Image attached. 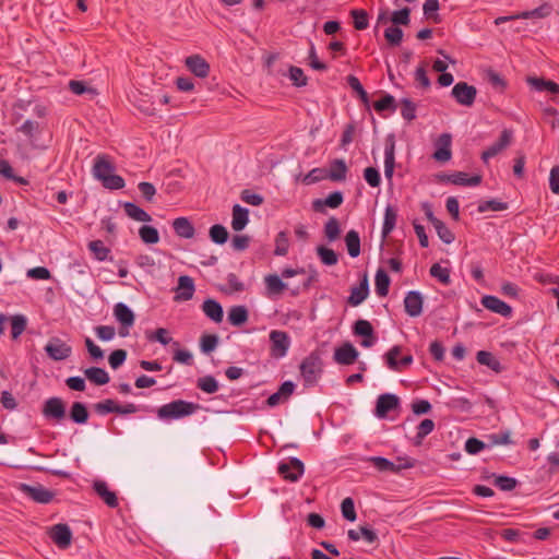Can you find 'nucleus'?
Instances as JSON below:
<instances>
[{
  "instance_id": "obj_1",
  "label": "nucleus",
  "mask_w": 559,
  "mask_h": 559,
  "mask_svg": "<svg viewBox=\"0 0 559 559\" xmlns=\"http://www.w3.org/2000/svg\"><path fill=\"white\" fill-rule=\"evenodd\" d=\"M299 370L306 388L316 385L323 373L321 352L316 349L306 356L300 362Z\"/></svg>"
},
{
  "instance_id": "obj_2",
  "label": "nucleus",
  "mask_w": 559,
  "mask_h": 559,
  "mask_svg": "<svg viewBox=\"0 0 559 559\" xmlns=\"http://www.w3.org/2000/svg\"><path fill=\"white\" fill-rule=\"evenodd\" d=\"M200 405L185 400H175L157 408V417L164 420L180 419L194 414Z\"/></svg>"
},
{
  "instance_id": "obj_3",
  "label": "nucleus",
  "mask_w": 559,
  "mask_h": 559,
  "mask_svg": "<svg viewBox=\"0 0 559 559\" xmlns=\"http://www.w3.org/2000/svg\"><path fill=\"white\" fill-rule=\"evenodd\" d=\"M399 464L390 461L383 456H371L369 457V462L379 471V472H391L394 474L400 473L402 469L412 468L416 464L415 459L409 457H397Z\"/></svg>"
},
{
  "instance_id": "obj_4",
  "label": "nucleus",
  "mask_w": 559,
  "mask_h": 559,
  "mask_svg": "<svg viewBox=\"0 0 559 559\" xmlns=\"http://www.w3.org/2000/svg\"><path fill=\"white\" fill-rule=\"evenodd\" d=\"M436 178L439 182L443 183H452L454 186L462 187H475L481 182L480 175L468 176L464 171H454L452 174L439 173L436 175Z\"/></svg>"
},
{
  "instance_id": "obj_5",
  "label": "nucleus",
  "mask_w": 559,
  "mask_h": 559,
  "mask_svg": "<svg viewBox=\"0 0 559 559\" xmlns=\"http://www.w3.org/2000/svg\"><path fill=\"white\" fill-rule=\"evenodd\" d=\"M41 414L48 420L60 423L67 415L64 401L58 396L47 399L43 404Z\"/></svg>"
},
{
  "instance_id": "obj_6",
  "label": "nucleus",
  "mask_w": 559,
  "mask_h": 559,
  "mask_svg": "<svg viewBox=\"0 0 559 559\" xmlns=\"http://www.w3.org/2000/svg\"><path fill=\"white\" fill-rule=\"evenodd\" d=\"M277 473L285 480L296 483L305 473V464L298 457H290L288 462H281L278 464Z\"/></svg>"
},
{
  "instance_id": "obj_7",
  "label": "nucleus",
  "mask_w": 559,
  "mask_h": 559,
  "mask_svg": "<svg viewBox=\"0 0 559 559\" xmlns=\"http://www.w3.org/2000/svg\"><path fill=\"white\" fill-rule=\"evenodd\" d=\"M114 316L120 323L119 335L126 337L129 335V329L134 324L135 316L132 309L123 304L118 302L114 307Z\"/></svg>"
},
{
  "instance_id": "obj_8",
  "label": "nucleus",
  "mask_w": 559,
  "mask_h": 559,
  "mask_svg": "<svg viewBox=\"0 0 559 559\" xmlns=\"http://www.w3.org/2000/svg\"><path fill=\"white\" fill-rule=\"evenodd\" d=\"M270 355L273 358H282L286 356L289 346H290V338L288 334L284 331L280 330H273L270 332Z\"/></svg>"
},
{
  "instance_id": "obj_9",
  "label": "nucleus",
  "mask_w": 559,
  "mask_h": 559,
  "mask_svg": "<svg viewBox=\"0 0 559 559\" xmlns=\"http://www.w3.org/2000/svg\"><path fill=\"white\" fill-rule=\"evenodd\" d=\"M353 334L355 336L361 337L360 345L362 347L369 348L373 346L378 340L374 329L372 324L365 319H358L354 322L353 326Z\"/></svg>"
},
{
  "instance_id": "obj_10",
  "label": "nucleus",
  "mask_w": 559,
  "mask_h": 559,
  "mask_svg": "<svg viewBox=\"0 0 559 559\" xmlns=\"http://www.w3.org/2000/svg\"><path fill=\"white\" fill-rule=\"evenodd\" d=\"M451 96L457 104L471 107L475 103L477 90L474 85H469L466 82H457L451 91Z\"/></svg>"
},
{
  "instance_id": "obj_11",
  "label": "nucleus",
  "mask_w": 559,
  "mask_h": 559,
  "mask_svg": "<svg viewBox=\"0 0 559 559\" xmlns=\"http://www.w3.org/2000/svg\"><path fill=\"white\" fill-rule=\"evenodd\" d=\"M401 406L400 397L392 393H383L378 396L374 407V415L384 419L390 412L399 409Z\"/></svg>"
},
{
  "instance_id": "obj_12",
  "label": "nucleus",
  "mask_w": 559,
  "mask_h": 559,
  "mask_svg": "<svg viewBox=\"0 0 559 559\" xmlns=\"http://www.w3.org/2000/svg\"><path fill=\"white\" fill-rule=\"evenodd\" d=\"M20 490L33 501L41 504L51 502L55 497V492L45 488L43 485L32 486L28 484H21Z\"/></svg>"
},
{
  "instance_id": "obj_13",
  "label": "nucleus",
  "mask_w": 559,
  "mask_h": 559,
  "mask_svg": "<svg viewBox=\"0 0 559 559\" xmlns=\"http://www.w3.org/2000/svg\"><path fill=\"white\" fill-rule=\"evenodd\" d=\"M45 352L49 358L59 361L70 357L72 347L59 337H51L45 346Z\"/></svg>"
},
{
  "instance_id": "obj_14",
  "label": "nucleus",
  "mask_w": 559,
  "mask_h": 559,
  "mask_svg": "<svg viewBox=\"0 0 559 559\" xmlns=\"http://www.w3.org/2000/svg\"><path fill=\"white\" fill-rule=\"evenodd\" d=\"M395 168V135L390 133L384 142V176L389 182H392Z\"/></svg>"
},
{
  "instance_id": "obj_15",
  "label": "nucleus",
  "mask_w": 559,
  "mask_h": 559,
  "mask_svg": "<svg viewBox=\"0 0 559 559\" xmlns=\"http://www.w3.org/2000/svg\"><path fill=\"white\" fill-rule=\"evenodd\" d=\"M512 140V131L509 129L502 130L499 139L492 143L487 150L481 153V160L488 163V160L497 156L500 152L507 148Z\"/></svg>"
},
{
  "instance_id": "obj_16",
  "label": "nucleus",
  "mask_w": 559,
  "mask_h": 559,
  "mask_svg": "<svg viewBox=\"0 0 559 559\" xmlns=\"http://www.w3.org/2000/svg\"><path fill=\"white\" fill-rule=\"evenodd\" d=\"M50 538L60 549H67L72 543V531L68 524L59 523L50 528Z\"/></svg>"
},
{
  "instance_id": "obj_17",
  "label": "nucleus",
  "mask_w": 559,
  "mask_h": 559,
  "mask_svg": "<svg viewBox=\"0 0 559 559\" xmlns=\"http://www.w3.org/2000/svg\"><path fill=\"white\" fill-rule=\"evenodd\" d=\"M480 302L487 310L498 313L504 318H511L513 314L512 307L497 296L485 295Z\"/></svg>"
},
{
  "instance_id": "obj_18",
  "label": "nucleus",
  "mask_w": 559,
  "mask_h": 559,
  "mask_svg": "<svg viewBox=\"0 0 559 559\" xmlns=\"http://www.w3.org/2000/svg\"><path fill=\"white\" fill-rule=\"evenodd\" d=\"M344 202L342 191H333L324 199H314L311 203L312 210L317 213L325 214V207L337 209Z\"/></svg>"
},
{
  "instance_id": "obj_19",
  "label": "nucleus",
  "mask_w": 559,
  "mask_h": 559,
  "mask_svg": "<svg viewBox=\"0 0 559 559\" xmlns=\"http://www.w3.org/2000/svg\"><path fill=\"white\" fill-rule=\"evenodd\" d=\"M358 356L356 347L352 343L345 342L335 348L333 359L340 365L349 366L357 360Z\"/></svg>"
},
{
  "instance_id": "obj_20",
  "label": "nucleus",
  "mask_w": 559,
  "mask_h": 559,
  "mask_svg": "<svg viewBox=\"0 0 559 559\" xmlns=\"http://www.w3.org/2000/svg\"><path fill=\"white\" fill-rule=\"evenodd\" d=\"M116 169L115 164L110 160L109 156L106 154H98L95 157L93 165V176L95 179L102 181L104 177L110 175Z\"/></svg>"
},
{
  "instance_id": "obj_21",
  "label": "nucleus",
  "mask_w": 559,
  "mask_h": 559,
  "mask_svg": "<svg viewBox=\"0 0 559 559\" xmlns=\"http://www.w3.org/2000/svg\"><path fill=\"white\" fill-rule=\"evenodd\" d=\"M424 298L418 290H411L404 298V309L409 317H419L423 312Z\"/></svg>"
},
{
  "instance_id": "obj_22",
  "label": "nucleus",
  "mask_w": 559,
  "mask_h": 559,
  "mask_svg": "<svg viewBox=\"0 0 559 559\" xmlns=\"http://www.w3.org/2000/svg\"><path fill=\"white\" fill-rule=\"evenodd\" d=\"M185 64L188 70L198 78H206L210 73L209 62L200 55H191L187 57Z\"/></svg>"
},
{
  "instance_id": "obj_23",
  "label": "nucleus",
  "mask_w": 559,
  "mask_h": 559,
  "mask_svg": "<svg viewBox=\"0 0 559 559\" xmlns=\"http://www.w3.org/2000/svg\"><path fill=\"white\" fill-rule=\"evenodd\" d=\"M194 292L195 285L193 278L189 275H180L176 288L175 300L188 301L193 297Z\"/></svg>"
},
{
  "instance_id": "obj_24",
  "label": "nucleus",
  "mask_w": 559,
  "mask_h": 559,
  "mask_svg": "<svg viewBox=\"0 0 559 559\" xmlns=\"http://www.w3.org/2000/svg\"><path fill=\"white\" fill-rule=\"evenodd\" d=\"M451 143L452 138L449 133L441 134L436 143L437 148L432 157L440 163L449 162L452 156Z\"/></svg>"
},
{
  "instance_id": "obj_25",
  "label": "nucleus",
  "mask_w": 559,
  "mask_h": 559,
  "mask_svg": "<svg viewBox=\"0 0 559 559\" xmlns=\"http://www.w3.org/2000/svg\"><path fill=\"white\" fill-rule=\"evenodd\" d=\"M368 295H369V282H368L367 274H365L362 280L360 281L359 286H355L352 288L350 295L347 298V304L353 307H357L360 304H362L365 301V299H367Z\"/></svg>"
},
{
  "instance_id": "obj_26",
  "label": "nucleus",
  "mask_w": 559,
  "mask_h": 559,
  "mask_svg": "<svg viewBox=\"0 0 559 559\" xmlns=\"http://www.w3.org/2000/svg\"><path fill=\"white\" fill-rule=\"evenodd\" d=\"M93 488L109 508L118 507L119 502L116 492L109 490L107 484L104 480H95Z\"/></svg>"
},
{
  "instance_id": "obj_27",
  "label": "nucleus",
  "mask_w": 559,
  "mask_h": 559,
  "mask_svg": "<svg viewBox=\"0 0 559 559\" xmlns=\"http://www.w3.org/2000/svg\"><path fill=\"white\" fill-rule=\"evenodd\" d=\"M204 314L215 323H221L224 318V310L222 305L212 298H207L202 304Z\"/></svg>"
},
{
  "instance_id": "obj_28",
  "label": "nucleus",
  "mask_w": 559,
  "mask_h": 559,
  "mask_svg": "<svg viewBox=\"0 0 559 559\" xmlns=\"http://www.w3.org/2000/svg\"><path fill=\"white\" fill-rule=\"evenodd\" d=\"M348 168L344 159L336 158L330 163L326 170L328 179L334 182L344 181L346 179Z\"/></svg>"
},
{
  "instance_id": "obj_29",
  "label": "nucleus",
  "mask_w": 559,
  "mask_h": 559,
  "mask_svg": "<svg viewBox=\"0 0 559 559\" xmlns=\"http://www.w3.org/2000/svg\"><path fill=\"white\" fill-rule=\"evenodd\" d=\"M527 83L537 92H548L552 95H559V85L544 78L528 76Z\"/></svg>"
},
{
  "instance_id": "obj_30",
  "label": "nucleus",
  "mask_w": 559,
  "mask_h": 559,
  "mask_svg": "<svg viewBox=\"0 0 559 559\" xmlns=\"http://www.w3.org/2000/svg\"><path fill=\"white\" fill-rule=\"evenodd\" d=\"M173 228L178 237L190 239L195 234L193 224L187 217H177L173 222Z\"/></svg>"
},
{
  "instance_id": "obj_31",
  "label": "nucleus",
  "mask_w": 559,
  "mask_h": 559,
  "mask_svg": "<svg viewBox=\"0 0 559 559\" xmlns=\"http://www.w3.org/2000/svg\"><path fill=\"white\" fill-rule=\"evenodd\" d=\"M85 378L93 384L97 386L105 385L109 383L110 377L108 372L100 367H90L86 368L84 371Z\"/></svg>"
},
{
  "instance_id": "obj_32",
  "label": "nucleus",
  "mask_w": 559,
  "mask_h": 559,
  "mask_svg": "<svg viewBox=\"0 0 559 559\" xmlns=\"http://www.w3.org/2000/svg\"><path fill=\"white\" fill-rule=\"evenodd\" d=\"M249 222V210L241 206L240 204H235L233 206V219H231V228L235 231H241Z\"/></svg>"
},
{
  "instance_id": "obj_33",
  "label": "nucleus",
  "mask_w": 559,
  "mask_h": 559,
  "mask_svg": "<svg viewBox=\"0 0 559 559\" xmlns=\"http://www.w3.org/2000/svg\"><path fill=\"white\" fill-rule=\"evenodd\" d=\"M476 360L478 364L487 366L490 370L496 373H500L504 370L500 360L491 353L487 350H479L476 354Z\"/></svg>"
},
{
  "instance_id": "obj_34",
  "label": "nucleus",
  "mask_w": 559,
  "mask_h": 559,
  "mask_svg": "<svg viewBox=\"0 0 559 559\" xmlns=\"http://www.w3.org/2000/svg\"><path fill=\"white\" fill-rule=\"evenodd\" d=\"M69 418L76 425H85L90 418L87 406L83 402H73L69 411Z\"/></svg>"
},
{
  "instance_id": "obj_35",
  "label": "nucleus",
  "mask_w": 559,
  "mask_h": 559,
  "mask_svg": "<svg viewBox=\"0 0 559 559\" xmlns=\"http://www.w3.org/2000/svg\"><path fill=\"white\" fill-rule=\"evenodd\" d=\"M249 319V311L246 306H233L228 310L227 320L234 326L243 325Z\"/></svg>"
},
{
  "instance_id": "obj_36",
  "label": "nucleus",
  "mask_w": 559,
  "mask_h": 559,
  "mask_svg": "<svg viewBox=\"0 0 559 559\" xmlns=\"http://www.w3.org/2000/svg\"><path fill=\"white\" fill-rule=\"evenodd\" d=\"M554 11V7L549 2H544L539 7L530 10V11H523L519 14H516V17H521L524 20L528 19H545L548 17Z\"/></svg>"
},
{
  "instance_id": "obj_37",
  "label": "nucleus",
  "mask_w": 559,
  "mask_h": 559,
  "mask_svg": "<svg viewBox=\"0 0 559 559\" xmlns=\"http://www.w3.org/2000/svg\"><path fill=\"white\" fill-rule=\"evenodd\" d=\"M124 213L136 222L147 223L152 221V217L148 213H146L143 209L138 206L133 202H124L122 204Z\"/></svg>"
},
{
  "instance_id": "obj_38",
  "label": "nucleus",
  "mask_w": 559,
  "mask_h": 559,
  "mask_svg": "<svg viewBox=\"0 0 559 559\" xmlns=\"http://www.w3.org/2000/svg\"><path fill=\"white\" fill-rule=\"evenodd\" d=\"M391 280L383 269H378L374 276L376 293L379 297H386L390 289Z\"/></svg>"
},
{
  "instance_id": "obj_39",
  "label": "nucleus",
  "mask_w": 559,
  "mask_h": 559,
  "mask_svg": "<svg viewBox=\"0 0 559 559\" xmlns=\"http://www.w3.org/2000/svg\"><path fill=\"white\" fill-rule=\"evenodd\" d=\"M397 219L396 210L392 205H388L384 210V219L382 225V238L385 239L395 228Z\"/></svg>"
},
{
  "instance_id": "obj_40",
  "label": "nucleus",
  "mask_w": 559,
  "mask_h": 559,
  "mask_svg": "<svg viewBox=\"0 0 559 559\" xmlns=\"http://www.w3.org/2000/svg\"><path fill=\"white\" fill-rule=\"evenodd\" d=\"M345 243L349 257L357 258L360 254V237L358 231L350 229L345 235Z\"/></svg>"
},
{
  "instance_id": "obj_41",
  "label": "nucleus",
  "mask_w": 559,
  "mask_h": 559,
  "mask_svg": "<svg viewBox=\"0 0 559 559\" xmlns=\"http://www.w3.org/2000/svg\"><path fill=\"white\" fill-rule=\"evenodd\" d=\"M435 426L436 425L432 419H423L417 426V432L415 438L413 439V444L417 447L423 443V440L433 431Z\"/></svg>"
},
{
  "instance_id": "obj_42",
  "label": "nucleus",
  "mask_w": 559,
  "mask_h": 559,
  "mask_svg": "<svg viewBox=\"0 0 559 559\" xmlns=\"http://www.w3.org/2000/svg\"><path fill=\"white\" fill-rule=\"evenodd\" d=\"M346 81H347V84L352 87V90L354 92H356V94H357L358 98L361 100V103L366 107H369L370 106L369 95L366 92V90L364 88V86L361 85V83L358 80V78L353 75V74H349L346 78Z\"/></svg>"
},
{
  "instance_id": "obj_43",
  "label": "nucleus",
  "mask_w": 559,
  "mask_h": 559,
  "mask_svg": "<svg viewBox=\"0 0 559 559\" xmlns=\"http://www.w3.org/2000/svg\"><path fill=\"white\" fill-rule=\"evenodd\" d=\"M439 8H440L439 0H426L423 5V10H424V14H425L426 19L430 20L437 24L441 23L442 17L438 13Z\"/></svg>"
},
{
  "instance_id": "obj_44",
  "label": "nucleus",
  "mask_w": 559,
  "mask_h": 559,
  "mask_svg": "<svg viewBox=\"0 0 559 559\" xmlns=\"http://www.w3.org/2000/svg\"><path fill=\"white\" fill-rule=\"evenodd\" d=\"M210 239L216 245H224L227 242L229 233L227 228L221 224H214L209 230Z\"/></svg>"
},
{
  "instance_id": "obj_45",
  "label": "nucleus",
  "mask_w": 559,
  "mask_h": 559,
  "mask_svg": "<svg viewBox=\"0 0 559 559\" xmlns=\"http://www.w3.org/2000/svg\"><path fill=\"white\" fill-rule=\"evenodd\" d=\"M197 388L204 393L214 394L218 391L219 385L217 380L213 376L209 374L197 380Z\"/></svg>"
},
{
  "instance_id": "obj_46",
  "label": "nucleus",
  "mask_w": 559,
  "mask_h": 559,
  "mask_svg": "<svg viewBox=\"0 0 559 559\" xmlns=\"http://www.w3.org/2000/svg\"><path fill=\"white\" fill-rule=\"evenodd\" d=\"M266 289L270 295H278L286 288V283L276 274H270L265 277Z\"/></svg>"
},
{
  "instance_id": "obj_47",
  "label": "nucleus",
  "mask_w": 559,
  "mask_h": 559,
  "mask_svg": "<svg viewBox=\"0 0 559 559\" xmlns=\"http://www.w3.org/2000/svg\"><path fill=\"white\" fill-rule=\"evenodd\" d=\"M88 249L97 261H105L108 259L110 249L105 246L102 240H93L88 242Z\"/></svg>"
},
{
  "instance_id": "obj_48",
  "label": "nucleus",
  "mask_w": 559,
  "mask_h": 559,
  "mask_svg": "<svg viewBox=\"0 0 559 559\" xmlns=\"http://www.w3.org/2000/svg\"><path fill=\"white\" fill-rule=\"evenodd\" d=\"M316 250H317V254H318L320 261L322 262V264L332 266L337 263L338 257L333 249H330L325 246L320 245L317 247Z\"/></svg>"
},
{
  "instance_id": "obj_49",
  "label": "nucleus",
  "mask_w": 559,
  "mask_h": 559,
  "mask_svg": "<svg viewBox=\"0 0 559 559\" xmlns=\"http://www.w3.org/2000/svg\"><path fill=\"white\" fill-rule=\"evenodd\" d=\"M141 240L146 245H155L159 241L158 230L150 225H143L139 229Z\"/></svg>"
},
{
  "instance_id": "obj_50",
  "label": "nucleus",
  "mask_w": 559,
  "mask_h": 559,
  "mask_svg": "<svg viewBox=\"0 0 559 559\" xmlns=\"http://www.w3.org/2000/svg\"><path fill=\"white\" fill-rule=\"evenodd\" d=\"M373 108L377 112L390 110L394 112L397 108L395 98L391 94H384L379 100L373 103Z\"/></svg>"
},
{
  "instance_id": "obj_51",
  "label": "nucleus",
  "mask_w": 559,
  "mask_h": 559,
  "mask_svg": "<svg viewBox=\"0 0 559 559\" xmlns=\"http://www.w3.org/2000/svg\"><path fill=\"white\" fill-rule=\"evenodd\" d=\"M350 16L354 20V27L357 31H364L369 25V14L364 9H354L350 11Z\"/></svg>"
},
{
  "instance_id": "obj_52",
  "label": "nucleus",
  "mask_w": 559,
  "mask_h": 559,
  "mask_svg": "<svg viewBox=\"0 0 559 559\" xmlns=\"http://www.w3.org/2000/svg\"><path fill=\"white\" fill-rule=\"evenodd\" d=\"M340 222L336 217L333 216L324 225V236L328 239V241L333 242L340 237Z\"/></svg>"
},
{
  "instance_id": "obj_53",
  "label": "nucleus",
  "mask_w": 559,
  "mask_h": 559,
  "mask_svg": "<svg viewBox=\"0 0 559 559\" xmlns=\"http://www.w3.org/2000/svg\"><path fill=\"white\" fill-rule=\"evenodd\" d=\"M432 277L437 278L443 285L451 284L450 269L441 266L439 263H433L429 270Z\"/></svg>"
},
{
  "instance_id": "obj_54",
  "label": "nucleus",
  "mask_w": 559,
  "mask_h": 559,
  "mask_svg": "<svg viewBox=\"0 0 559 559\" xmlns=\"http://www.w3.org/2000/svg\"><path fill=\"white\" fill-rule=\"evenodd\" d=\"M508 206L509 205L507 202L491 199V200L480 201L478 204L477 211L479 213H485L486 211L499 212V211L507 210Z\"/></svg>"
},
{
  "instance_id": "obj_55",
  "label": "nucleus",
  "mask_w": 559,
  "mask_h": 559,
  "mask_svg": "<svg viewBox=\"0 0 559 559\" xmlns=\"http://www.w3.org/2000/svg\"><path fill=\"white\" fill-rule=\"evenodd\" d=\"M27 320L23 314H15L11 318V336L16 340L25 331Z\"/></svg>"
},
{
  "instance_id": "obj_56",
  "label": "nucleus",
  "mask_w": 559,
  "mask_h": 559,
  "mask_svg": "<svg viewBox=\"0 0 559 559\" xmlns=\"http://www.w3.org/2000/svg\"><path fill=\"white\" fill-rule=\"evenodd\" d=\"M511 432L510 430H503L499 433H491L488 435L487 441H488V448L500 445V444H513L514 442L510 438Z\"/></svg>"
},
{
  "instance_id": "obj_57",
  "label": "nucleus",
  "mask_w": 559,
  "mask_h": 559,
  "mask_svg": "<svg viewBox=\"0 0 559 559\" xmlns=\"http://www.w3.org/2000/svg\"><path fill=\"white\" fill-rule=\"evenodd\" d=\"M390 21L397 27L399 25L407 26L411 23V9L405 7L394 11L390 16Z\"/></svg>"
},
{
  "instance_id": "obj_58",
  "label": "nucleus",
  "mask_w": 559,
  "mask_h": 559,
  "mask_svg": "<svg viewBox=\"0 0 559 559\" xmlns=\"http://www.w3.org/2000/svg\"><path fill=\"white\" fill-rule=\"evenodd\" d=\"M93 408H94V412L100 416H104V415H107L110 413L117 414L118 404L116 403L115 400L107 399V400L100 401L98 403H95L93 405Z\"/></svg>"
},
{
  "instance_id": "obj_59",
  "label": "nucleus",
  "mask_w": 559,
  "mask_h": 559,
  "mask_svg": "<svg viewBox=\"0 0 559 559\" xmlns=\"http://www.w3.org/2000/svg\"><path fill=\"white\" fill-rule=\"evenodd\" d=\"M17 132L23 133L27 139L32 140L40 133V126L37 121L27 119L17 128Z\"/></svg>"
},
{
  "instance_id": "obj_60",
  "label": "nucleus",
  "mask_w": 559,
  "mask_h": 559,
  "mask_svg": "<svg viewBox=\"0 0 559 559\" xmlns=\"http://www.w3.org/2000/svg\"><path fill=\"white\" fill-rule=\"evenodd\" d=\"M402 353V346L394 345L392 348H390L385 355V364L386 366L394 371H400V364L397 360V356Z\"/></svg>"
},
{
  "instance_id": "obj_61",
  "label": "nucleus",
  "mask_w": 559,
  "mask_h": 559,
  "mask_svg": "<svg viewBox=\"0 0 559 559\" xmlns=\"http://www.w3.org/2000/svg\"><path fill=\"white\" fill-rule=\"evenodd\" d=\"M488 448V442H485L476 437H471L465 441L464 449L471 455H476L483 450Z\"/></svg>"
},
{
  "instance_id": "obj_62",
  "label": "nucleus",
  "mask_w": 559,
  "mask_h": 559,
  "mask_svg": "<svg viewBox=\"0 0 559 559\" xmlns=\"http://www.w3.org/2000/svg\"><path fill=\"white\" fill-rule=\"evenodd\" d=\"M432 226L435 227L440 240L443 241L444 243L450 245L455 240L453 231H451L441 219L437 221L436 224Z\"/></svg>"
},
{
  "instance_id": "obj_63",
  "label": "nucleus",
  "mask_w": 559,
  "mask_h": 559,
  "mask_svg": "<svg viewBox=\"0 0 559 559\" xmlns=\"http://www.w3.org/2000/svg\"><path fill=\"white\" fill-rule=\"evenodd\" d=\"M100 182L104 186V188L109 190H120L126 186L124 179L120 175H116L114 173L104 177V179Z\"/></svg>"
},
{
  "instance_id": "obj_64",
  "label": "nucleus",
  "mask_w": 559,
  "mask_h": 559,
  "mask_svg": "<svg viewBox=\"0 0 559 559\" xmlns=\"http://www.w3.org/2000/svg\"><path fill=\"white\" fill-rule=\"evenodd\" d=\"M486 80L496 90L503 92L507 87V81L495 70H486Z\"/></svg>"
}]
</instances>
